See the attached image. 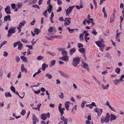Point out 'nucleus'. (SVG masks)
Wrapping results in <instances>:
<instances>
[{"mask_svg":"<svg viewBox=\"0 0 124 124\" xmlns=\"http://www.w3.org/2000/svg\"><path fill=\"white\" fill-rule=\"evenodd\" d=\"M80 6H73L70 7L67 9H65V10L66 11V14L67 16H69L73 8L75 7L78 9H80V8H83V6L81 4L79 5Z\"/></svg>","mask_w":124,"mask_h":124,"instance_id":"f257e3e1","label":"nucleus"},{"mask_svg":"<svg viewBox=\"0 0 124 124\" xmlns=\"http://www.w3.org/2000/svg\"><path fill=\"white\" fill-rule=\"evenodd\" d=\"M104 42L103 40V39H101L100 40L95 42L97 46L99 47L100 50L102 52H103L104 47L105 46V44L102 43H103Z\"/></svg>","mask_w":124,"mask_h":124,"instance_id":"f03ea898","label":"nucleus"},{"mask_svg":"<svg viewBox=\"0 0 124 124\" xmlns=\"http://www.w3.org/2000/svg\"><path fill=\"white\" fill-rule=\"evenodd\" d=\"M110 116L108 113H107L106 116H102L101 119V122L102 123L105 122L106 123H107L110 120Z\"/></svg>","mask_w":124,"mask_h":124,"instance_id":"7ed1b4c3","label":"nucleus"},{"mask_svg":"<svg viewBox=\"0 0 124 124\" xmlns=\"http://www.w3.org/2000/svg\"><path fill=\"white\" fill-rule=\"evenodd\" d=\"M80 59L78 57H74L73 60L72 64L75 67H76L78 65L79 63Z\"/></svg>","mask_w":124,"mask_h":124,"instance_id":"20e7f679","label":"nucleus"},{"mask_svg":"<svg viewBox=\"0 0 124 124\" xmlns=\"http://www.w3.org/2000/svg\"><path fill=\"white\" fill-rule=\"evenodd\" d=\"M50 116V114L48 112L46 114L43 113L41 115V119L44 120H45L47 117L48 118Z\"/></svg>","mask_w":124,"mask_h":124,"instance_id":"39448f33","label":"nucleus"},{"mask_svg":"<svg viewBox=\"0 0 124 124\" xmlns=\"http://www.w3.org/2000/svg\"><path fill=\"white\" fill-rule=\"evenodd\" d=\"M94 111L97 113L98 116H99L101 115L103 110L102 109H99L96 108L94 109Z\"/></svg>","mask_w":124,"mask_h":124,"instance_id":"423d86ee","label":"nucleus"},{"mask_svg":"<svg viewBox=\"0 0 124 124\" xmlns=\"http://www.w3.org/2000/svg\"><path fill=\"white\" fill-rule=\"evenodd\" d=\"M71 19L70 18H66L64 20L65 22L64 25L66 26V25H69L70 23L71 22L70 21Z\"/></svg>","mask_w":124,"mask_h":124,"instance_id":"0eeeda50","label":"nucleus"},{"mask_svg":"<svg viewBox=\"0 0 124 124\" xmlns=\"http://www.w3.org/2000/svg\"><path fill=\"white\" fill-rule=\"evenodd\" d=\"M10 7L9 6H7L5 9V11L7 14H10L11 13L10 10Z\"/></svg>","mask_w":124,"mask_h":124,"instance_id":"6e6552de","label":"nucleus"},{"mask_svg":"<svg viewBox=\"0 0 124 124\" xmlns=\"http://www.w3.org/2000/svg\"><path fill=\"white\" fill-rule=\"evenodd\" d=\"M60 120L63 121L64 122L63 124H67L68 121V119L67 118H65L64 116H62L60 118Z\"/></svg>","mask_w":124,"mask_h":124,"instance_id":"1a4fd4ad","label":"nucleus"},{"mask_svg":"<svg viewBox=\"0 0 124 124\" xmlns=\"http://www.w3.org/2000/svg\"><path fill=\"white\" fill-rule=\"evenodd\" d=\"M62 104H61V103H60L59 104L58 107V110L60 112V115L61 116H62L64 113V111H63L62 109Z\"/></svg>","mask_w":124,"mask_h":124,"instance_id":"9d476101","label":"nucleus"},{"mask_svg":"<svg viewBox=\"0 0 124 124\" xmlns=\"http://www.w3.org/2000/svg\"><path fill=\"white\" fill-rule=\"evenodd\" d=\"M93 106L95 107L97 106L94 102H92L91 104H87L86 105V107H88L90 109L93 108Z\"/></svg>","mask_w":124,"mask_h":124,"instance_id":"9b49d317","label":"nucleus"},{"mask_svg":"<svg viewBox=\"0 0 124 124\" xmlns=\"http://www.w3.org/2000/svg\"><path fill=\"white\" fill-rule=\"evenodd\" d=\"M59 59L66 62H68L69 60V57L68 56H63L59 58Z\"/></svg>","mask_w":124,"mask_h":124,"instance_id":"f8f14e48","label":"nucleus"},{"mask_svg":"<svg viewBox=\"0 0 124 124\" xmlns=\"http://www.w3.org/2000/svg\"><path fill=\"white\" fill-rule=\"evenodd\" d=\"M32 120L33 121V122L38 123L39 122L38 119L36 117L35 114H33V116Z\"/></svg>","mask_w":124,"mask_h":124,"instance_id":"ddd939ff","label":"nucleus"},{"mask_svg":"<svg viewBox=\"0 0 124 124\" xmlns=\"http://www.w3.org/2000/svg\"><path fill=\"white\" fill-rule=\"evenodd\" d=\"M16 27H13L10 28L8 30L11 32L12 33H15L16 32Z\"/></svg>","mask_w":124,"mask_h":124,"instance_id":"4468645a","label":"nucleus"},{"mask_svg":"<svg viewBox=\"0 0 124 124\" xmlns=\"http://www.w3.org/2000/svg\"><path fill=\"white\" fill-rule=\"evenodd\" d=\"M82 64L83 67L87 71H90L88 66V65L87 63L84 62L82 63Z\"/></svg>","mask_w":124,"mask_h":124,"instance_id":"2eb2a0df","label":"nucleus"},{"mask_svg":"<svg viewBox=\"0 0 124 124\" xmlns=\"http://www.w3.org/2000/svg\"><path fill=\"white\" fill-rule=\"evenodd\" d=\"M70 102L68 101H66L65 103V107L67 111L69 110V108L70 106Z\"/></svg>","mask_w":124,"mask_h":124,"instance_id":"dca6fc26","label":"nucleus"},{"mask_svg":"<svg viewBox=\"0 0 124 124\" xmlns=\"http://www.w3.org/2000/svg\"><path fill=\"white\" fill-rule=\"evenodd\" d=\"M21 70L22 72H23L24 71L25 73H26L27 72V69L25 68L24 65L23 64H22L21 65Z\"/></svg>","mask_w":124,"mask_h":124,"instance_id":"f3484780","label":"nucleus"},{"mask_svg":"<svg viewBox=\"0 0 124 124\" xmlns=\"http://www.w3.org/2000/svg\"><path fill=\"white\" fill-rule=\"evenodd\" d=\"M110 116V121H112L113 120H114L116 119V117L115 115L111 113Z\"/></svg>","mask_w":124,"mask_h":124,"instance_id":"a211bd4d","label":"nucleus"},{"mask_svg":"<svg viewBox=\"0 0 124 124\" xmlns=\"http://www.w3.org/2000/svg\"><path fill=\"white\" fill-rule=\"evenodd\" d=\"M4 20L5 21H10L11 20V19H10V15H8L5 16L4 18Z\"/></svg>","mask_w":124,"mask_h":124,"instance_id":"6ab92c4d","label":"nucleus"},{"mask_svg":"<svg viewBox=\"0 0 124 124\" xmlns=\"http://www.w3.org/2000/svg\"><path fill=\"white\" fill-rule=\"evenodd\" d=\"M18 42L19 43V44L18 45V49L19 50H21L23 48V45L20 41H18Z\"/></svg>","mask_w":124,"mask_h":124,"instance_id":"aec40b11","label":"nucleus"},{"mask_svg":"<svg viewBox=\"0 0 124 124\" xmlns=\"http://www.w3.org/2000/svg\"><path fill=\"white\" fill-rule=\"evenodd\" d=\"M48 67V65L44 63L43 64L42 66V69L43 71H44L45 69L47 68Z\"/></svg>","mask_w":124,"mask_h":124,"instance_id":"412c9836","label":"nucleus"},{"mask_svg":"<svg viewBox=\"0 0 124 124\" xmlns=\"http://www.w3.org/2000/svg\"><path fill=\"white\" fill-rule=\"evenodd\" d=\"M25 23V21L24 20H23L22 22L20 23L18 27L22 28L23 26L24 25Z\"/></svg>","mask_w":124,"mask_h":124,"instance_id":"4be33fe9","label":"nucleus"},{"mask_svg":"<svg viewBox=\"0 0 124 124\" xmlns=\"http://www.w3.org/2000/svg\"><path fill=\"white\" fill-rule=\"evenodd\" d=\"M20 58L23 61L26 62H28V61L27 60V58L23 56H21Z\"/></svg>","mask_w":124,"mask_h":124,"instance_id":"5701e85b","label":"nucleus"},{"mask_svg":"<svg viewBox=\"0 0 124 124\" xmlns=\"http://www.w3.org/2000/svg\"><path fill=\"white\" fill-rule=\"evenodd\" d=\"M76 49L74 48L71 49L69 51V54L70 55H71L74 53L75 52Z\"/></svg>","mask_w":124,"mask_h":124,"instance_id":"b1692460","label":"nucleus"},{"mask_svg":"<svg viewBox=\"0 0 124 124\" xmlns=\"http://www.w3.org/2000/svg\"><path fill=\"white\" fill-rule=\"evenodd\" d=\"M83 34L81 33L79 36V40L80 42H83L84 41V39L83 37Z\"/></svg>","mask_w":124,"mask_h":124,"instance_id":"393cba45","label":"nucleus"},{"mask_svg":"<svg viewBox=\"0 0 124 124\" xmlns=\"http://www.w3.org/2000/svg\"><path fill=\"white\" fill-rule=\"evenodd\" d=\"M55 63V60H53L51 62L50 64L49 65V67H51L53 66H54Z\"/></svg>","mask_w":124,"mask_h":124,"instance_id":"a878e982","label":"nucleus"},{"mask_svg":"<svg viewBox=\"0 0 124 124\" xmlns=\"http://www.w3.org/2000/svg\"><path fill=\"white\" fill-rule=\"evenodd\" d=\"M67 28L68 29L69 32L71 33L73 32L75 30H76L77 31L78 30V29H71L69 27Z\"/></svg>","mask_w":124,"mask_h":124,"instance_id":"bb28decb","label":"nucleus"},{"mask_svg":"<svg viewBox=\"0 0 124 124\" xmlns=\"http://www.w3.org/2000/svg\"><path fill=\"white\" fill-rule=\"evenodd\" d=\"M102 88L103 89H107L109 87V84H108L104 86V85L102 84L101 85Z\"/></svg>","mask_w":124,"mask_h":124,"instance_id":"cd10ccee","label":"nucleus"},{"mask_svg":"<svg viewBox=\"0 0 124 124\" xmlns=\"http://www.w3.org/2000/svg\"><path fill=\"white\" fill-rule=\"evenodd\" d=\"M61 54L63 56H68L67 55V52L65 50H62L61 53Z\"/></svg>","mask_w":124,"mask_h":124,"instance_id":"c85d7f7f","label":"nucleus"},{"mask_svg":"<svg viewBox=\"0 0 124 124\" xmlns=\"http://www.w3.org/2000/svg\"><path fill=\"white\" fill-rule=\"evenodd\" d=\"M86 103V102L83 101L81 103V106L82 108H83L85 107V104Z\"/></svg>","mask_w":124,"mask_h":124,"instance_id":"c756f323","label":"nucleus"},{"mask_svg":"<svg viewBox=\"0 0 124 124\" xmlns=\"http://www.w3.org/2000/svg\"><path fill=\"white\" fill-rule=\"evenodd\" d=\"M114 84L116 85L118 84L120 82V81L119 79H115L113 81Z\"/></svg>","mask_w":124,"mask_h":124,"instance_id":"7c9ffc66","label":"nucleus"},{"mask_svg":"<svg viewBox=\"0 0 124 124\" xmlns=\"http://www.w3.org/2000/svg\"><path fill=\"white\" fill-rule=\"evenodd\" d=\"M45 76L47 78L49 79H51L52 78V75L49 73L46 74Z\"/></svg>","mask_w":124,"mask_h":124,"instance_id":"2f4dec72","label":"nucleus"},{"mask_svg":"<svg viewBox=\"0 0 124 124\" xmlns=\"http://www.w3.org/2000/svg\"><path fill=\"white\" fill-rule=\"evenodd\" d=\"M22 5L23 4L22 3L20 2L18 3H17L16 5V7H18L19 8H20Z\"/></svg>","mask_w":124,"mask_h":124,"instance_id":"473e14b6","label":"nucleus"},{"mask_svg":"<svg viewBox=\"0 0 124 124\" xmlns=\"http://www.w3.org/2000/svg\"><path fill=\"white\" fill-rule=\"evenodd\" d=\"M40 31V30L39 29L37 28H35L34 30V32L36 33L37 35H38Z\"/></svg>","mask_w":124,"mask_h":124,"instance_id":"72a5a7b5","label":"nucleus"},{"mask_svg":"<svg viewBox=\"0 0 124 124\" xmlns=\"http://www.w3.org/2000/svg\"><path fill=\"white\" fill-rule=\"evenodd\" d=\"M62 76L63 77H64L66 78H68L69 76L68 74L64 73V72L62 73Z\"/></svg>","mask_w":124,"mask_h":124,"instance_id":"f704fd0d","label":"nucleus"},{"mask_svg":"<svg viewBox=\"0 0 124 124\" xmlns=\"http://www.w3.org/2000/svg\"><path fill=\"white\" fill-rule=\"evenodd\" d=\"M82 33L83 34V35L84 34H85V36L84 37H87L89 35V34L87 33V31H84Z\"/></svg>","mask_w":124,"mask_h":124,"instance_id":"c9c22d12","label":"nucleus"},{"mask_svg":"<svg viewBox=\"0 0 124 124\" xmlns=\"http://www.w3.org/2000/svg\"><path fill=\"white\" fill-rule=\"evenodd\" d=\"M5 95L6 97H11V95L9 93H5Z\"/></svg>","mask_w":124,"mask_h":124,"instance_id":"e433bc0d","label":"nucleus"},{"mask_svg":"<svg viewBox=\"0 0 124 124\" xmlns=\"http://www.w3.org/2000/svg\"><path fill=\"white\" fill-rule=\"evenodd\" d=\"M78 51L81 53H83L85 52V49L84 48L82 47L81 48L79 49Z\"/></svg>","mask_w":124,"mask_h":124,"instance_id":"4c0bfd02","label":"nucleus"},{"mask_svg":"<svg viewBox=\"0 0 124 124\" xmlns=\"http://www.w3.org/2000/svg\"><path fill=\"white\" fill-rule=\"evenodd\" d=\"M120 69L119 68H116L115 70V72L118 74L120 73Z\"/></svg>","mask_w":124,"mask_h":124,"instance_id":"58836bf2","label":"nucleus"},{"mask_svg":"<svg viewBox=\"0 0 124 124\" xmlns=\"http://www.w3.org/2000/svg\"><path fill=\"white\" fill-rule=\"evenodd\" d=\"M91 33L93 35L95 36H96L97 35V32L94 29H93L92 30Z\"/></svg>","mask_w":124,"mask_h":124,"instance_id":"ea45409f","label":"nucleus"},{"mask_svg":"<svg viewBox=\"0 0 124 124\" xmlns=\"http://www.w3.org/2000/svg\"><path fill=\"white\" fill-rule=\"evenodd\" d=\"M15 60L16 62H18L20 60V58L18 56H16Z\"/></svg>","mask_w":124,"mask_h":124,"instance_id":"a19ab883","label":"nucleus"},{"mask_svg":"<svg viewBox=\"0 0 124 124\" xmlns=\"http://www.w3.org/2000/svg\"><path fill=\"white\" fill-rule=\"evenodd\" d=\"M10 89L14 93L16 92L15 88L14 86H11L10 87Z\"/></svg>","mask_w":124,"mask_h":124,"instance_id":"79ce46f5","label":"nucleus"},{"mask_svg":"<svg viewBox=\"0 0 124 124\" xmlns=\"http://www.w3.org/2000/svg\"><path fill=\"white\" fill-rule=\"evenodd\" d=\"M44 56H42L41 55L38 56L37 58V59L38 60H41L44 58Z\"/></svg>","mask_w":124,"mask_h":124,"instance_id":"37998d69","label":"nucleus"},{"mask_svg":"<svg viewBox=\"0 0 124 124\" xmlns=\"http://www.w3.org/2000/svg\"><path fill=\"white\" fill-rule=\"evenodd\" d=\"M47 11L46 10L43 12V15H44L46 17H47Z\"/></svg>","mask_w":124,"mask_h":124,"instance_id":"c03bdc74","label":"nucleus"},{"mask_svg":"<svg viewBox=\"0 0 124 124\" xmlns=\"http://www.w3.org/2000/svg\"><path fill=\"white\" fill-rule=\"evenodd\" d=\"M60 98L61 99H63L64 98V94L62 92L60 93V94L59 95Z\"/></svg>","mask_w":124,"mask_h":124,"instance_id":"a18cd8bd","label":"nucleus"},{"mask_svg":"<svg viewBox=\"0 0 124 124\" xmlns=\"http://www.w3.org/2000/svg\"><path fill=\"white\" fill-rule=\"evenodd\" d=\"M26 113V112L25 110L24 109H23L22 110L21 112V114L22 116H24L25 114Z\"/></svg>","mask_w":124,"mask_h":124,"instance_id":"49530a36","label":"nucleus"},{"mask_svg":"<svg viewBox=\"0 0 124 124\" xmlns=\"http://www.w3.org/2000/svg\"><path fill=\"white\" fill-rule=\"evenodd\" d=\"M7 42L6 41H4L2 42L0 46V49L1 47L4 44H6Z\"/></svg>","mask_w":124,"mask_h":124,"instance_id":"de8ad7c7","label":"nucleus"},{"mask_svg":"<svg viewBox=\"0 0 124 124\" xmlns=\"http://www.w3.org/2000/svg\"><path fill=\"white\" fill-rule=\"evenodd\" d=\"M18 41V42H16L13 43V47H16L19 44Z\"/></svg>","mask_w":124,"mask_h":124,"instance_id":"09e8293b","label":"nucleus"},{"mask_svg":"<svg viewBox=\"0 0 124 124\" xmlns=\"http://www.w3.org/2000/svg\"><path fill=\"white\" fill-rule=\"evenodd\" d=\"M33 91H34L35 94H39L40 92V90H39L37 91H35L34 90H33Z\"/></svg>","mask_w":124,"mask_h":124,"instance_id":"8fccbe9b","label":"nucleus"},{"mask_svg":"<svg viewBox=\"0 0 124 124\" xmlns=\"http://www.w3.org/2000/svg\"><path fill=\"white\" fill-rule=\"evenodd\" d=\"M121 34V32H119V33H117L116 36V38H119L120 35Z\"/></svg>","mask_w":124,"mask_h":124,"instance_id":"3c124183","label":"nucleus"},{"mask_svg":"<svg viewBox=\"0 0 124 124\" xmlns=\"http://www.w3.org/2000/svg\"><path fill=\"white\" fill-rule=\"evenodd\" d=\"M78 46L79 48H80L83 47V45L80 43H78Z\"/></svg>","mask_w":124,"mask_h":124,"instance_id":"603ef678","label":"nucleus"},{"mask_svg":"<svg viewBox=\"0 0 124 124\" xmlns=\"http://www.w3.org/2000/svg\"><path fill=\"white\" fill-rule=\"evenodd\" d=\"M21 41L23 42H24L25 43H28L27 41L25 39H21Z\"/></svg>","mask_w":124,"mask_h":124,"instance_id":"864d4df0","label":"nucleus"},{"mask_svg":"<svg viewBox=\"0 0 124 124\" xmlns=\"http://www.w3.org/2000/svg\"><path fill=\"white\" fill-rule=\"evenodd\" d=\"M11 6L12 8L13 9H14L16 8V5L15 4L13 3L11 4Z\"/></svg>","mask_w":124,"mask_h":124,"instance_id":"5fc2aeb1","label":"nucleus"},{"mask_svg":"<svg viewBox=\"0 0 124 124\" xmlns=\"http://www.w3.org/2000/svg\"><path fill=\"white\" fill-rule=\"evenodd\" d=\"M32 7L34 8H37L38 9H40V8L39 7V6L38 5H33L32 6Z\"/></svg>","mask_w":124,"mask_h":124,"instance_id":"6e6d98bb","label":"nucleus"},{"mask_svg":"<svg viewBox=\"0 0 124 124\" xmlns=\"http://www.w3.org/2000/svg\"><path fill=\"white\" fill-rule=\"evenodd\" d=\"M8 53L7 52L4 51V52L3 56L5 57H7L8 56Z\"/></svg>","mask_w":124,"mask_h":124,"instance_id":"4d7b16f0","label":"nucleus"},{"mask_svg":"<svg viewBox=\"0 0 124 124\" xmlns=\"http://www.w3.org/2000/svg\"><path fill=\"white\" fill-rule=\"evenodd\" d=\"M110 109L113 111L115 112L116 111V110L115 108H113L110 106L109 107Z\"/></svg>","mask_w":124,"mask_h":124,"instance_id":"13d9d810","label":"nucleus"},{"mask_svg":"<svg viewBox=\"0 0 124 124\" xmlns=\"http://www.w3.org/2000/svg\"><path fill=\"white\" fill-rule=\"evenodd\" d=\"M62 3V2L61 0H57V4L58 5H60Z\"/></svg>","mask_w":124,"mask_h":124,"instance_id":"bf43d9fd","label":"nucleus"},{"mask_svg":"<svg viewBox=\"0 0 124 124\" xmlns=\"http://www.w3.org/2000/svg\"><path fill=\"white\" fill-rule=\"evenodd\" d=\"M29 0H21V1L22 3H25L28 2Z\"/></svg>","mask_w":124,"mask_h":124,"instance_id":"052dcab7","label":"nucleus"},{"mask_svg":"<svg viewBox=\"0 0 124 124\" xmlns=\"http://www.w3.org/2000/svg\"><path fill=\"white\" fill-rule=\"evenodd\" d=\"M85 39V41L86 42H88V40H89L90 38L89 37H84Z\"/></svg>","mask_w":124,"mask_h":124,"instance_id":"680f3d73","label":"nucleus"},{"mask_svg":"<svg viewBox=\"0 0 124 124\" xmlns=\"http://www.w3.org/2000/svg\"><path fill=\"white\" fill-rule=\"evenodd\" d=\"M8 34L7 35V36L8 37H9L11 35V34L12 33L10 31H8Z\"/></svg>","mask_w":124,"mask_h":124,"instance_id":"e2e57ef3","label":"nucleus"},{"mask_svg":"<svg viewBox=\"0 0 124 124\" xmlns=\"http://www.w3.org/2000/svg\"><path fill=\"white\" fill-rule=\"evenodd\" d=\"M94 5L95 6V8H96L97 6V4L96 1L95 0H93Z\"/></svg>","mask_w":124,"mask_h":124,"instance_id":"0e129e2a","label":"nucleus"},{"mask_svg":"<svg viewBox=\"0 0 124 124\" xmlns=\"http://www.w3.org/2000/svg\"><path fill=\"white\" fill-rule=\"evenodd\" d=\"M26 47L29 48L30 49H33L32 46L31 45H26Z\"/></svg>","mask_w":124,"mask_h":124,"instance_id":"69168bd1","label":"nucleus"},{"mask_svg":"<svg viewBox=\"0 0 124 124\" xmlns=\"http://www.w3.org/2000/svg\"><path fill=\"white\" fill-rule=\"evenodd\" d=\"M62 7L60 6L59 7L58 9L57 10V12H59L61 11H62Z\"/></svg>","mask_w":124,"mask_h":124,"instance_id":"338daca9","label":"nucleus"},{"mask_svg":"<svg viewBox=\"0 0 124 124\" xmlns=\"http://www.w3.org/2000/svg\"><path fill=\"white\" fill-rule=\"evenodd\" d=\"M53 30V27H50L48 30V31L49 32H51Z\"/></svg>","mask_w":124,"mask_h":124,"instance_id":"774afa93","label":"nucleus"}]
</instances>
